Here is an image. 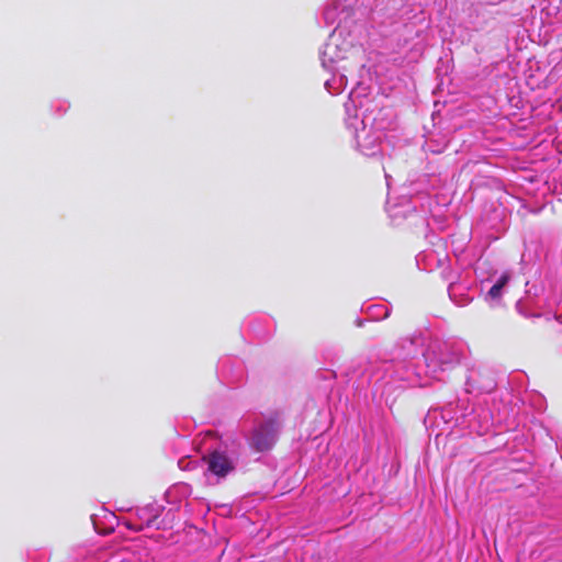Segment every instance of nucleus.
I'll return each mask as SVG.
<instances>
[{
    "label": "nucleus",
    "mask_w": 562,
    "mask_h": 562,
    "mask_svg": "<svg viewBox=\"0 0 562 562\" xmlns=\"http://www.w3.org/2000/svg\"><path fill=\"white\" fill-rule=\"evenodd\" d=\"M510 274L508 272H504L497 282L490 289L488 295L493 300H497L502 296V290L509 282Z\"/></svg>",
    "instance_id": "nucleus-3"
},
{
    "label": "nucleus",
    "mask_w": 562,
    "mask_h": 562,
    "mask_svg": "<svg viewBox=\"0 0 562 562\" xmlns=\"http://www.w3.org/2000/svg\"><path fill=\"white\" fill-rule=\"evenodd\" d=\"M277 424L269 420L255 429L249 445L257 452H267L273 448L277 441Z\"/></svg>",
    "instance_id": "nucleus-1"
},
{
    "label": "nucleus",
    "mask_w": 562,
    "mask_h": 562,
    "mask_svg": "<svg viewBox=\"0 0 562 562\" xmlns=\"http://www.w3.org/2000/svg\"><path fill=\"white\" fill-rule=\"evenodd\" d=\"M203 461L206 462L209 471L218 477H225L235 468L232 460L221 451L211 452L203 457Z\"/></svg>",
    "instance_id": "nucleus-2"
}]
</instances>
